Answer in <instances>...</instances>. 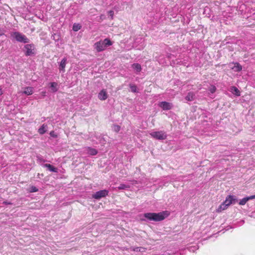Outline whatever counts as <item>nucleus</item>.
<instances>
[{
	"label": "nucleus",
	"instance_id": "4be33fe9",
	"mask_svg": "<svg viewBox=\"0 0 255 255\" xmlns=\"http://www.w3.org/2000/svg\"><path fill=\"white\" fill-rule=\"evenodd\" d=\"M235 66L233 68L235 69V71L239 72L242 70V66L238 62L235 63Z\"/></svg>",
	"mask_w": 255,
	"mask_h": 255
},
{
	"label": "nucleus",
	"instance_id": "393cba45",
	"mask_svg": "<svg viewBox=\"0 0 255 255\" xmlns=\"http://www.w3.org/2000/svg\"><path fill=\"white\" fill-rule=\"evenodd\" d=\"M129 87H130L132 92L136 93L137 92V91H136L137 87L135 85L129 84Z\"/></svg>",
	"mask_w": 255,
	"mask_h": 255
},
{
	"label": "nucleus",
	"instance_id": "f03ea898",
	"mask_svg": "<svg viewBox=\"0 0 255 255\" xmlns=\"http://www.w3.org/2000/svg\"><path fill=\"white\" fill-rule=\"evenodd\" d=\"M10 34L18 42L27 43L29 41V39L25 35L22 34L19 32H13Z\"/></svg>",
	"mask_w": 255,
	"mask_h": 255
},
{
	"label": "nucleus",
	"instance_id": "c756f323",
	"mask_svg": "<svg viewBox=\"0 0 255 255\" xmlns=\"http://www.w3.org/2000/svg\"><path fill=\"white\" fill-rule=\"evenodd\" d=\"M120 129H121L120 126H119L118 125L114 126V130L116 132H119L120 131Z\"/></svg>",
	"mask_w": 255,
	"mask_h": 255
},
{
	"label": "nucleus",
	"instance_id": "5701e85b",
	"mask_svg": "<svg viewBox=\"0 0 255 255\" xmlns=\"http://www.w3.org/2000/svg\"><path fill=\"white\" fill-rule=\"evenodd\" d=\"M81 28V25L78 23H74L73 25V30L77 31Z\"/></svg>",
	"mask_w": 255,
	"mask_h": 255
},
{
	"label": "nucleus",
	"instance_id": "7ed1b4c3",
	"mask_svg": "<svg viewBox=\"0 0 255 255\" xmlns=\"http://www.w3.org/2000/svg\"><path fill=\"white\" fill-rule=\"evenodd\" d=\"M150 135L152 138L158 140H164L167 138L166 132L163 130L152 132Z\"/></svg>",
	"mask_w": 255,
	"mask_h": 255
},
{
	"label": "nucleus",
	"instance_id": "72a5a7b5",
	"mask_svg": "<svg viewBox=\"0 0 255 255\" xmlns=\"http://www.w3.org/2000/svg\"><path fill=\"white\" fill-rule=\"evenodd\" d=\"M2 94H3V91L2 90L1 86H0V96L2 95Z\"/></svg>",
	"mask_w": 255,
	"mask_h": 255
},
{
	"label": "nucleus",
	"instance_id": "0eeeda50",
	"mask_svg": "<svg viewBox=\"0 0 255 255\" xmlns=\"http://www.w3.org/2000/svg\"><path fill=\"white\" fill-rule=\"evenodd\" d=\"M95 48L98 52L102 51L104 50L106 48L102 41H100L95 43Z\"/></svg>",
	"mask_w": 255,
	"mask_h": 255
},
{
	"label": "nucleus",
	"instance_id": "ddd939ff",
	"mask_svg": "<svg viewBox=\"0 0 255 255\" xmlns=\"http://www.w3.org/2000/svg\"><path fill=\"white\" fill-rule=\"evenodd\" d=\"M87 149L88 154L91 155H95L98 153V151L95 148L90 147H88Z\"/></svg>",
	"mask_w": 255,
	"mask_h": 255
},
{
	"label": "nucleus",
	"instance_id": "cd10ccee",
	"mask_svg": "<svg viewBox=\"0 0 255 255\" xmlns=\"http://www.w3.org/2000/svg\"><path fill=\"white\" fill-rule=\"evenodd\" d=\"M209 90L211 93H214L216 90V88L214 86H212Z\"/></svg>",
	"mask_w": 255,
	"mask_h": 255
},
{
	"label": "nucleus",
	"instance_id": "c85d7f7f",
	"mask_svg": "<svg viewBox=\"0 0 255 255\" xmlns=\"http://www.w3.org/2000/svg\"><path fill=\"white\" fill-rule=\"evenodd\" d=\"M108 14L111 16V19H113L114 12L113 10H110L108 11Z\"/></svg>",
	"mask_w": 255,
	"mask_h": 255
},
{
	"label": "nucleus",
	"instance_id": "dca6fc26",
	"mask_svg": "<svg viewBox=\"0 0 255 255\" xmlns=\"http://www.w3.org/2000/svg\"><path fill=\"white\" fill-rule=\"evenodd\" d=\"M44 166L46 167H47L48 168V169L51 171H52V172H58V169L57 168L54 167L53 166H52V165L50 164H45L44 165Z\"/></svg>",
	"mask_w": 255,
	"mask_h": 255
},
{
	"label": "nucleus",
	"instance_id": "9b49d317",
	"mask_svg": "<svg viewBox=\"0 0 255 255\" xmlns=\"http://www.w3.org/2000/svg\"><path fill=\"white\" fill-rule=\"evenodd\" d=\"M233 200V196L232 195H229L226 197V200L223 203L228 207L232 203Z\"/></svg>",
	"mask_w": 255,
	"mask_h": 255
},
{
	"label": "nucleus",
	"instance_id": "a211bd4d",
	"mask_svg": "<svg viewBox=\"0 0 255 255\" xmlns=\"http://www.w3.org/2000/svg\"><path fill=\"white\" fill-rule=\"evenodd\" d=\"M50 87L52 88V91L53 92H56L57 91V86L58 84L56 82H51L50 83Z\"/></svg>",
	"mask_w": 255,
	"mask_h": 255
},
{
	"label": "nucleus",
	"instance_id": "b1692460",
	"mask_svg": "<svg viewBox=\"0 0 255 255\" xmlns=\"http://www.w3.org/2000/svg\"><path fill=\"white\" fill-rule=\"evenodd\" d=\"M130 187V186L128 185H126L124 184H121L118 187V188L119 190H124L126 189H128Z\"/></svg>",
	"mask_w": 255,
	"mask_h": 255
},
{
	"label": "nucleus",
	"instance_id": "a878e982",
	"mask_svg": "<svg viewBox=\"0 0 255 255\" xmlns=\"http://www.w3.org/2000/svg\"><path fill=\"white\" fill-rule=\"evenodd\" d=\"M144 250L145 249L143 248L136 247L133 248L132 251L134 252H143V251H144Z\"/></svg>",
	"mask_w": 255,
	"mask_h": 255
},
{
	"label": "nucleus",
	"instance_id": "473e14b6",
	"mask_svg": "<svg viewBox=\"0 0 255 255\" xmlns=\"http://www.w3.org/2000/svg\"><path fill=\"white\" fill-rule=\"evenodd\" d=\"M3 204H4L5 205H11V204H12V203L11 202H7V201H4L3 202Z\"/></svg>",
	"mask_w": 255,
	"mask_h": 255
},
{
	"label": "nucleus",
	"instance_id": "aec40b11",
	"mask_svg": "<svg viewBox=\"0 0 255 255\" xmlns=\"http://www.w3.org/2000/svg\"><path fill=\"white\" fill-rule=\"evenodd\" d=\"M132 67L136 70L137 72H140L141 70V67L138 63H134L132 65Z\"/></svg>",
	"mask_w": 255,
	"mask_h": 255
},
{
	"label": "nucleus",
	"instance_id": "f704fd0d",
	"mask_svg": "<svg viewBox=\"0 0 255 255\" xmlns=\"http://www.w3.org/2000/svg\"><path fill=\"white\" fill-rule=\"evenodd\" d=\"M41 95L43 97H45L46 95V92H42Z\"/></svg>",
	"mask_w": 255,
	"mask_h": 255
},
{
	"label": "nucleus",
	"instance_id": "9d476101",
	"mask_svg": "<svg viewBox=\"0 0 255 255\" xmlns=\"http://www.w3.org/2000/svg\"><path fill=\"white\" fill-rule=\"evenodd\" d=\"M67 59L64 58L61 61L59 65V70L64 72L65 71V68L66 64Z\"/></svg>",
	"mask_w": 255,
	"mask_h": 255
},
{
	"label": "nucleus",
	"instance_id": "39448f33",
	"mask_svg": "<svg viewBox=\"0 0 255 255\" xmlns=\"http://www.w3.org/2000/svg\"><path fill=\"white\" fill-rule=\"evenodd\" d=\"M109 191L107 190H102L96 192L92 195V197L95 199H100L101 198L105 197L108 195Z\"/></svg>",
	"mask_w": 255,
	"mask_h": 255
},
{
	"label": "nucleus",
	"instance_id": "f3484780",
	"mask_svg": "<svg viewBox=\"0 0 255 255\" xmlns=\"http://www.w3.org/2000/svg\"><path fill=\"white\" fill-rule=\"evenodd\" d=\"M228 206L224 204L223 203L219 206V207L217 209L216 211L218 213L221 212L222 211L227 209Z\"/></svg>",
	"mask_w": 255,
	"mask_h": 255
},
{
	"label": "nucleus",
	"instance_id": "bb28decb",
	"mask_svg": "<svg viewBox=\"0 0 255 255\" xmlns=\"http://www.w3.org/2000/svg\"><path fill=\"white\" fill-rule=\"evenodd\" d=\"M38 191V189L35 186H31L30 187V190L29 191V192L30 193H32V192H37Z\"/></svg>",
	"mask_w": 255,
	"mask_h": 255
},
{
	"label": "nucleus",
	"instance_id": "423d86ee",
	"mask_svg": "<svg viewBox=\"0 0 255 255\" xmlns=\"http://www.w3.org/2000/svg\"><path fill=\"white\" fill-rule=\"evenodd\" d=\"M159 106L163 110H169L172 109V104L167 102H161L158 104Z\"/></svg>",
	"mask_w": 255,
	"mask_h": 255
},
{
	"label": "nucleus",
	"instance_id": "f257e3e1",
	"mask_svg": "<svg viewBox=\"0 0 255 255\" xmlns=\"http://www.w3.org/2000/svg\"><path fill=\"white\" fill-rule=\"evenodd\" d=\"M169 213L168 211H163L158 213H146L144 214V217L150 221L158 222L163 220L168 216Z\"/></svg>",
	"mask_w": 255,
	"mask_h": 255
},
{
	"label": "nucleus",
	"instance_id": "1a4fd4ad",
	"mask_svg": "<svg viewBox=\"0 0 255 255\" xmlns=\"http://www.w3.org/2000/svg\"><path fill=\"white\" fill-rule=\"evenodd\" d=\"M254 199H255V195L244 198L240 200L239 204L241 205H244L249 200Z\"/></svg>",
	"mask_w": 255,
	"mask_h": 255
},
{
	"label": "nucleus",
	"instance_id": "412c9836",
	"mask_svg": "<svg viewBox=\"0 0 255 255\" xmlns=\"http://www.w3.org/2000/svg\"><path fill=\"white\" fill-rule=\"evenodd\" d=\"M231 90H232V92L234 94H235L236 96H240V92L237 87H236L235 86H233L231 87Z\"/></svg>",
	"mask_w": 255,
	"mask_h": 255
},
{
	"label": "nucleus",
	"instance_id": "6ab92c4d",
	"mask_svg": "<svg viewBox=\"0 0 255 255\" xmlns=\"http://www.w3.org/2000/svg\"><path fill=\"white\" fill-rule=\"evenodd\" d=\"M105 47L112 45V41L108 38L105 39L103 41H102Z\"/></svg>",
	"mask_w": 255,
	"mask_h": 255
},
{
	"label": "nucleus",
	"instance_id": "2f4dec72",
	"mask_svg": "<svg viewBox=\"0 0 255 255\" xmlns=\"http://www.w3.org/2000/svg\"><path fill=\"white\" fill-rule=\"evenodd\" d=\"M4 31L0 28V36L4 35Z\"/></svg>",
	"mask_w": 255,
	"mask_h": 255
},
{
	"label": "nucleus",
	"instance_id": "7c9ffc66",
	"mask_svg": "<svg viewBox=\"0 0 255 255\" xmlns=\"http://www.w3.org/2000/svg\"><path fill=\"white\" fill-rule=\"evenodd\" d=\"M50 135L53 137H57V135L55 133L54 131H50Z\"/></svg>",
	"mask_w": 255,
	"mask_h": 255
},
{
	"label": "nucleus",
	"instance_id": "2eb2a0df",
	"mask_svg": "<svg viewBox=\"0 0 255 255\" xmlns=\"http://www.w3.org/2000/svg\"><path fill=\"white\" fill-rule=\"evenodd\" d=\"M47 125L43 124L42 126L38 129V132L40 134H43L46 132V128Z\"/></svg>",
	"mask_w": 255,
	"mask_h": 255
},
{
	"label": "nucleus",
	"instance_id": "4468645a",
	"mask_svg": "<svg viewBox=\"0 0 255 255\" xmlns=\"http://www.w3.org/2000/svg\"><path fill=\"white\" fill-rule=\"evenodd\" d=\"M195 95L193 92H189L185 97V99L188 101H192L194 99Z\"/></svg>",
	"mask_w": 255,
	"mask_h": 255
},
{
	"label": "nucleus",
	"instance_id": "6e6552de",
	"mask_svg": "<svg viewBox=\"0 0 255 255\" xmlns=\"http://www.w3.org/2000/svg\"><path fill=\"white\" fill-rule=\"evenodd\" d=\"M108 98V95L105 90H102L98 95V98L102 101L106 100Z\"/></svg>",
	"mask_w": 255,
	"mask_h": 255
},
{
	"label": "nucleus",
	"instance_id": "f8f14e48",
	"mask_svg": "<svg viewBox=\"0 0 255 255\" xmlns=\"http://www.w3.org/2000/svg\"><path fill=\"white\" fill-rule=\"evenodd\" d=\"M33 88L31 87H27L25 88L23 93L27 95H31L33 94Z\"/></svg>",
	"mask_w": 255,
	"mask_h": 255
},
{
	"label": "nucleus",
	"instance_id": "20e7f679",
	"mask_svg": "<svg viewBox=\"0 0 255 255\" xmlns=\"http://www.w3.org/2000/svg\"><path fill=\"white\" fill-rule=\"evenodd\" d=\"M25 54L26 56H30L34 54V45L33 44H28L24 46Z\"/></svg>",
	"mask_w": 255,
	"mask_h": 255
}]
</instances>
